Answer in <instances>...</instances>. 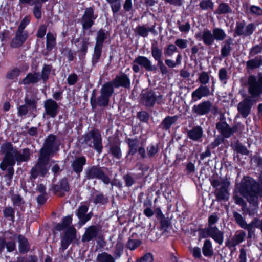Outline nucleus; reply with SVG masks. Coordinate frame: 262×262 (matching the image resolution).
Listing matches in <instances>:
<instances>
[{"instance_id":"nucleus-1","label":"nucleus","mask_w":262,"mask_h":262,"mask_svg":"<svg viewBox=\"0 0 262 262\" xmlns=\"http://www.w3.org/2000/svg\"><path fill=\"white\" fill-rule=\"evenodd\" d=\"M1 151L4 157L0 163V168L3 171H6L5 177L10 183L14 175L13 166L16 162L20 164L29 161L30 159V150L28 148L23 149L22 151L18 150L11 143L7 142L2 145Z\"/></svg>"},{"instance_id":"nucleus-2","label":"nucleus","mask_w":262,"mask_h":262,"mask_svg":"<svg viewBox=\"0 0 262 262\" xmlns=\"http://www.w3.org/2000/svg\"><path fill=\"white\" fill-rule=\"evenodd\" d=\"M248 91L250 96L246 97L237 105V110L241 116L246 118L251 112L255 101L253 98H258L262 94V73L248 77Z\"/></svg>"},{"instance_id":"nucleus-3","label":"nucleus","mask_w":262,"mask_h":262,"mask_svg":"<svg viewBox=\"0 0 262 262\" xmlns=\"http://www.w3.org/2000/svg\"><path fill=\"white\" fill-rule=\"evenodd\" d=\"M236 189L247 201L262 198V174L259 177V183L250 177H244Z\"/></svg>"},{"instance_id":"nucleus-4","label":"nucleus","mask_w":262,"mask_h":262,"mask_svg":"<svg viewBox=\"0 0 262 262\" xmlns=\"http://www.w3.org/2000/svg\"><path fill=\"white\" fill-rule=\"evenodd\" d=\"M219 217L216 213H213L209 216L207 226L204 228L198 229L199 237L200 238H212L217 244L221 245L224 241V233L219 230L215 225L219 221Z\"/></svg>"},{"instance_id":"nucleus-5","label":"nucleus","mask_w":262,"mask_h":262,"mask_svg":"<svg viewBox=\"0 0 262 262\" xmlns=\"http://www.w3.org/2000/svg\"><path fill=\"white\" fill-rule=\"evenodd\" d=\"M114 92V90L110 83H105L102 85L100 90V95L97 98L95 92H93L90 98V103L92 109H96L97 106H107L109 103L110 98Z\"/></svg>"},{"instance_id":"nucleus-6","label":"nucleus","mask_w":262,"mask_h":262,"mask_svg":"<svg viewBox=\"0 0 262 262\" xmlns=\"http://www.w3.org/2000/svg\"><path fill=\"white\" fill-rule=\"evenodd\" d=\"M81 140L82 144H85L90 147L94 148L99 154L102 152V137L98 129L94 128L83 135Z\"/></svg>"},{"instance_id":"nucleus-7","label":"nucleus","mask_w":262,"mask_h":262,"mask_svg":"<svg viewBox=\"0 0 262 262\" xmlns=\"http://www.w3.org/2000/svg\"><path fill=\"white\" fill-rule=\"evenodd\" d=\"M49 161L50 159L39 155L37 161L30 172L31 181H34L38 177H45L48 173Z\"/></svg>"},{"instance_id":"nucleus-8","label":"nucleus","mask_w":262,"mask_h":262,"mask_svg":"<svg viewBox=\"0 0 262 262\" xmlns=\"http://www.w3.org/2000/svg\"><path fill=\"white\" fill-rule=\"evenodd\" d=\"M59 144L57 142L56 136L50 134L46 139L39 155L50 159L51 156L59 150Z\"/></svg>"},{"instance_id":"nucleus-9","label":"nucleus","mask_w":262,"mask_h":262,"mask_svg":"<svg viewBox=\"0 0 262 262\" xmlns=\"http://www.w3.org/2000/svg\"><path fill=\"white\" fill-rule=\"evenodd\" d=\"M106 169V168L99 165L91 166L85 170V177L89 180H100L105 184H108L111 179L105 171Z\"/></svg>"},{"instance_id":"nucleus-10","label":"nucleus","mask_w":262,"mask_h":262,"mask_svg":"<svg viewBox=\"0 0 262 262\" xmlns=\"http://www.w3.org/2000/svg\"><path fill=\"white\" fill-rule=\"evenodd\" d=\"M141 100L145 106L149 108L153 107L156 103H164L163 96L151 90L142 93Z\"/></svg>"},{"instance_id":"nucleus-11","label":"nucleus","mask_w":262,"mask_h":262,"mask_svg":"<svg viewBox=\"0 0 262 262\" xmlns=\"http://www.w3.org/2000/svg\"><path fill=\"white\" fill-rule=\"evenodd\" d=\"M256 29V25L251 23L247 24L244 20L237 21L234 29V36L248 37L251 35Z\"/></svg>"},{"instance_id":"nucleus-12","label":"nucleus","mask_w":262,"mask_h":262,"mask_svg":"<svg viewBox=\"0 0 262 262\" xmlns=\"http://www.w3.org/2000/svg\"><path fill=\"white\" fill-rule=\"evenodd\" d=\"M140 66L144 68L146 71L151 72L156 70V67L152 65L151 61L146 57L138 56L132 63V69L135 73L140 71Z\"/></svg>"},{"instance_id":"nucleus-13","label":"nucleus","mask_w":262,"mask_h":262,"mask_svg":"<svg viewBox=\"0 0 262 262\" xmlns=\"http://www.w3.org/2000/svg\"><path fill=\"white\" fill-rule=\"evenodd\" d=\"M97 17V15L94 14L93 7L86 8L80 20L82 29L83 30L90 29L94 24V20Z\"/></svg>"},{"instance_id":"nucleus-14","label":"nucleus","mask_w":262,"mask_h":262,"mask_svg":"<svg viewBox=\"0 0 262 262\" xmlns=\"http://www.w3.org/2000/svg\"><path fill=\"white\" fill-rule=\"evenodd\" d=\"M77 231L72 226L67 228L61 239V247L63 251L67 249L70 244L76 239Z\"/></svg>"},{"instance_id":"nucleus-15","label":"nucleus","mask_w":262,"mask_h":262,"mask_svg":"<svg viewBox=\"0 0 262 262\" xmlns=\"http://www.w3.org/2000/svg\"><path fill=\"white\" fill-rule=\"evenodd\" d=\"M246 232L242 230H237L231 239H228L225 242V245L231 252L235 250V247L242 243L245 238Z\"/></svg>"},{"instance_id":"nucleus-16","label":"nucleus","mask_w":262,"mask_h":262,"mask_svg":"<svg viewBox=\"0 0 262 262\" xmlns=\"http://www.w3.org/2000/svg\"><path fill=\"white\" fill-rule=\"evenodd\" d=\"M111 84L112 88L122 87L126 89L130 88V80L129 76L125 73L117 75L112 81L107 82Z\"/></svg>"},{"instance_id":"nucleus-17","label":"nucleus","mask_w":262,"mask_h":262,"mask_svg":"<svg viewBox=\"0 0 262 262\" xmlns=\"http://www.w3.org/2000/svg\"><path fill=\"white\" fill-rule=\"evenodd\" d=\"M214 35L212 31L205 28L202 31L195 34V38L199 41H203L206 46H211L214 42Z\"/></svg>"},{"instance_id":"nucleus-18","label":"nucleus","mask_w":262,"mask_h":262,"mask_svg":"<svg viewBox=\"0 0 262 262\" xmlns=\"http://www.w3.org/2000/svg\"><path fill=\"white\" fill-rule=\"evenodd\" d=\"M44 108L45 114L50 118H54L57 115L59 111V105L52 99H47L44 102Z\"/></svg>"},{"instance_id":"nucleus-19","label":"nucleus","mask_w":262,"mask_h":262,"mask_svg":"<svg viewBox=\"0 0 262 262\" xmlns=\"http://www.w3.org/2000/svg\"><path fill=\"white\" fill-rule=\"evenodd\" d=\"M120 146L121 141L118 138H113L112 140L109 141V150L108 152L110 154L113 158L117 160L120 159L122 157V151Z\"/></svg>"},{"instance_id":"nucleus-20","label":"nucleus","mask_w":262,"mask_h":262,"mask_svg":"<svg viewBox=\"0 0 262 262\" xmlns=\"http://www.w3.org/2000/svg\"><path fill=\"white\" fill-rule=\"evenodd\" d=\"M212 106L210 101H203L198 104H195L192 108L193 114L197 116H203L208 114Z\"/></svg>"},{"instance_id":"nucleus-21","label":"nucleus","mask_w":262,"mask_h":262,"mask_svg":"<svg viewBox=\"0 0 262 262\" xmlns=\"http://www.w3.org/2000/svg\"><path fill=\"white\" fill-rule=\"evenodd\" d=\"M52 189L54 194L58 196H64L65 192H68L70 189L67 178L64 177L61 179L58 184H54L52 187Z\"/></svg>"},{"instance_id":"nucleus-22","label":"nucleus","mask_w":262,"mask_h":262,"mask_svg":"<svg viewBox=\"0 0 262 262\" xmlns=\"http://www.w3.org/2000/svg\"><path fill=\"white\" fill-rule=\"evenodd\" d=\"M212 94L208 85H200L191 94V102H195L203 97H207Z\"/></svg>"},{"instance_id":"nucleus-23","label":"nucleus","mask_w":262,"mask_h":262,"mask_svg":"<svg viewBox=\"0 0 262 262\" xmlns=\"http://www.w3.org/2000/svg\"><path fill=\"white\" fill-rule=\"evenodd\" d=\"M101 227L99 225H92L88 227L82 236V242H89L98 236Z\"/></svg>"},{"instance_id":"nucleus-24","label":"nucleus","mask_w":262,"mask_h":262,"mask_svg":"<svg viewBox=\"0 0 262 262\" xmlns=\"http://www.w3.org/2000/svg\"><path fill=\"white\" fill-rule=\"evenodd\" d=\"M89 207V205L88 204L81 205L77 210L76 214L79 219V222L81 225H84L93 216V213L92 212L86 214Z\"/></svg>"},{"instance_id":"nucleus-25","label":"nucleus","mask_w":262,"mask_h":262,"mask_svg":"<svg viewBox=\"0 0 262 262\" xmlns=\"http://www.w3.org/2000/svg\"><path fill=\"white\" fill-rule=\"evenodd\" d=\"M230 185V182L227 180H223L221 181V186L219 189H216L214 193L216 200L217 201L228 200V188Z\"/></svg>"},{"instance_id":"nucleus-26","label":"nucleus","mask_w":262,"mask_h":262,"mask_svg":"<svg viewBox=\"0 0 262 262\" xmlns=\"http://www.w3.org/2000/svg\"><path fill=\"white\" fill-rule=\"evenodd\" d=\"M4 235L6 238L5 246L7 248V251L11 252L16 249L15 239L16 234L11 231H8L4 232Z\"/></svg>"},{"instance_id":"nucleus-27","label":"nucleus","mask_w":262,"mask_h":262,"mask_svg":"<svg viewBox=\"0 0 262 262\" xmlns=\"http://www.w3.org/2000/svg\"><path fill=\"white\" fill-rule=\"evenodd\" d=\"M86 159L84 156L76 158L72 162L71 167L73 171L75 172L78 177L82 171L83 166L86 164Z\"/></svg>"},{"instance_id":"nucleus-28","label":"nucleus","mask_w":262,"mask_h":262,"mask_svg":"<svg viewBox=\"0 0 262 262\" xmlns=\"http://www.w3.org/2000/svg\"><path fill=\"white\" fill-rule=\"evenodd\" d=\"M28 38V32H20L16 31L15 36L12 39L11 46L12 48H18L21 47Z\"/></svg>"},{"instance_id":"nucleus-29","label":"nucleus","mask_w":262,"mask_h":262,"mask_svg":"<svg viewBox=\"0 0 262 262\" xmlns=\"http://www.w3.org/2000/svg\"><path fill=\"white\" fill-rule=\"evenodd\" d=\"M232 45H233V39L230 37H229L222 43L221 49L222 58H226L230 55Z\"/></svg>"},{"instance_id":"nucleus-30","label":"nucleus","mask_w":262,"mask_h":262,"mask_svg":"<svg viewBox=\"0 0 262 262\" xmlns=\"http://www.w3.org/2000/svg\"><path fill=\"white\" fill-rule=\"evenodd\" d=\"M125 142L127 144L128 150L127 155L134 156L137 152L138 148L140 147V141L138 138H131L126 137Z\"/></svg>"},{"instance_id":"nucleus-31","label":"nucleus","mask_w":262,"mask_h":262,"mask_svg":"<svg viewBox=\"0 0 262 262\" xmlns=\"http://www.w3.org/2000/svg\"><path fill=\"white\" fill-rule=\"evenodd\" d=\"M187 137L193 141L199 142L203 135L202 128L200 126H194L192 129L187 132Z\"/></svg>"},{"instance_id":"nucleus-32","label":"nucleus","mask_w":262,"mask_h":262,"mask_svg":"<svg viewBox=\"0 0 262 262\" xmlns=\"http://www.w3.org/2000/svg\"><path fill=\"white\" fill-rule=\"evenodd\" d=\"M156 23L150 27H147L146 25H139L136 29L135 32L140 36L143 37H146L148 35L149 32H151L153 34L156 33L155 30Z\"/></svg>"},{"instance_id":"nucleus-33","label":"nucleus","mask_w":262,"mask_h":262,"mask_svg":"<svg viewBox=\"0 0 262 262\" xmlns=\"http://www.w3.org/2000/svg\"><path fill=\"white\" fill-rule=\"evenodd\" d=\"M109 35L108 31L102 28L100 29L97 33L95 46L103 48L105 40L107 39Z\"/></svg>"},{"instance_id":"nucleus-34","label":"nucleus","mask_w":262,"mask_h":262,"mask_svg":"<svg viewBox=\"0 0 262 262\" xmlns=\"http://www.w3.org/2000/svg\"><path fill=\"white\" fill-rule=\"evenodd\" d=\"M216 128L221 134V136L228 138L230 137V126L225 121H220L216 124Z\"/></svg>"},{"instance_id":"nucleus-35","label":"nucleus","mask_w":262,"mask_h":262,"mask_svg":"<svg viewBox=\"0 0 262 262\" xmlns=\"http://www.w3.org/2000/svg\"><path fill=\"white\" fill-rule=\"evenodd\" d=\"M178 116L174 115L173 116H167L161 122L160 127L165 130H168L178 120Z\"/></svg>"},{"instance_id":"nucleus-36","label":"nucleus","mask_w":262,"mask_h":262,"mask_svg":"<svg viewBox=\"0 0 262 262\" xmlns=\"http://www.w3.org/2000/svg\"><path fill=\"white\" fill-rule=\"evenodd\" d=\"M40 80V77L39 73H29L27 74L26 76L23 79L21 83L24 85H28L31 84L37 83Z\"/></svg>"},{"instance_id":"nucleus-37","label":"nucleus","mask_w":262,"mask_h":262,"mask_svg":"<svg viewBox=\"0 0 262 262\" xmlns=\"http://www.w3.org/2000/svg\"><path fill=\"white\" fill-rule=\"evenodd\" d=\"M18 249L21 254L27 253L30 250V244L28 239L23 235L19 234L18 236Z\"/></svg>"},{"instance_id":"nucleus-38","label":"nucleus","mask_w":262,"mask_h":262,"mask_svg":"<svg viewBox=\"0 0 262 262\" xmlns=\"http://www.w3.org/2000/svg\"><path fill=\"white\" fill-rule=\"evenodd\" d=\"M232 13V10L228 3L222 2L220 3L214 12L217 15H228Z\"/></svg>"},{"instance_id":"nucleus-39","label":"nucleus","mask_w":262,"mask_h":262,"mask_svg":"<svg viewBox=\"0 0 262 262\" xmlns=\"http://www.w3.org/2000/svg\"><path fill=\"white\" fill-rule=\"evenodd\" d=\"M203 255L207 257H211L214 254L212 242L210 239H206L202 247Z\"/></svg>"},{"instance_id":"nucleus-40","label":"nucleus","mask_w":262,"mask_h":262,"mask_svg":"<svg viewBox=\"0 0 262 262\" xmlns=\"http://www.w3.org/2000/svg\"><path fill=\"white\" fill-rule=\"evenodd\" d=\"M262 66V56H258L254 58L250 59L246 62V69L253 70L257 69Z\"/></svg>"},{"instance_id":"nucleus-41","label":"nucleus","mask_w":262,"mask_h":262,"mask_svg":"<svg viewBox=\"0 0 262 262\" xmlns=\"http://www.w3.org/2000/svg\"><path fill=\"white\" fill-rule=\"evenodd\" d=\"M56 45V36L54 34L48 32L46 36V50L51 51Z\"/></svg>"},{"instance_id":"nucleus-42","label":"nucleus","mask_w":262,"mask_h":262,"mask_svg":"<svg viewBox=\"0 0 262 262\" xmlns=\"http://www.w3.org/2000/svg\"><path fill=\"white\" fill-rule=\"evenodd\" d=\"M247 202L249 203L250 207L247 209V213L249 216H253L257 212L259 204L258 199H254L253 201H249Z\"/></svg>"},{"instance_id":"nucleus-43","label":"nucleus","mask_w":262,"mask_h":262,"mask_svg":"<svg viewBox=\"0 0 262 262\" xmlns=\"http://www.w3.org/2000/svg\"><path fill=\"white\" fill-rule=\"evenodd\" d=\"M52 68L53 67L51 64H45L43 65L41 72V75H40V79L42 80L43 83H46L49 79Z\"/></svg>"},{"instance_id":"nucleus-44","label":"nucleus","mask_w":262,"mask_h":262,"mask_svg":"<svg viewBox=\"0 0 262 262\" xmlns=\"http://www.w3.org/2000/svg\"><path fill=\"white\" fill-rule=\"evenodd\" d=\"M151 55L155 60L162 58V50L159 48L157 41L151 44Z\"/></svg>"},{"instance_id":"nucleus-45","label":"nucleus","mask_w":262,"mask_h":262,"mask_svg":"<svg viewBox=\"0 0 262 262\" xmlns=\"http://www.w3.org/2000/svg\"><path fill=\"white\" fill-rule=\"evenodd\" d=\"M96 260L97 262H115L114 256L106 252L98 254Z\"/></svg>"},{"instance_id":"nucleus-46","label":"nucleus","mask_w":262,"mask_h":262,"mask_svg":"<svg viewBox=\"0 0 262 262\" xmlns=\"http://www.w3.org/2000/svg\"><path fill=\"white\" fill-rule=\"evenodd\" d=\"M214 40L217 41H223L227 36L225 31L221 28H214L212 30Z\"/></svg>"},{"instance_id":"nucleus-47","label":"nucleus","mask_w":262,"mask_h":262,"mask_svg":"<svg viewBox=\"0 0 262 262\" xmlns=\"http://www.w3.org/2000/svg\"><path fill=\"white\" fill-rule=\"evenodd\" d=\"M102 47L95 46L92 58V64L93 66H95L100 59L102 53Z\"/></svg>"},{"instance_id":"nucleus-48","label":"nucleus","mask_w":262,"mask_h":262,"mask_svg":"<svg viewBox=\"0 0 262 262\" xmlns=\"http://www.w3.org/2000/svg\"><path fill=\"white\" fill-rule=\"evenodd\" d=\"M25 104L28 107L30 111H34L37 108V99L35 97H25Z\"/></svg>"},{"instance_id":"nucleus-49","label":"nucleus","mask_w":262,"mask_h":262,"mask_svg":"<svg viewBox=\"0 0 262 262\" xmlns=\"http://www.w3.org/2000/svg\"><path fill=\"white\" fill-rule=\"evenodd\" d=\"M123 243L120 241H118L114 247L113 251L114 257L115 259H118L121 257L123 252Z\"/></svg>"},{"instance_id":"nucleus-50","label":"nucleus","mask_w":262,"mask_h":262,"mask_svg":"<svg viewBox=\"0 0 262 262\" xmlns=\"http://www.w3.org/2000/svg\"><path fill=\"white\" fill-rule=\"evenodd\" d=\"M93 202L95 204H105L108 202V198L102 192H98L94 196Z\"/></svg>"},{"instance_id":"nucleus-51","label":"nucleus","mask_w":262,"mask_h":262,"mask_svg":"<svg viewBox=\"0 0 262 262\" xmlns=\"http://www.w3.org/2000/svg\"><path fill=\"white\" fill-rule=\"evenodd\" d=\"M147 155L149 158L155 156L159 151V147L158 144H151L146 148Z\"/></svg>"},{"instance_id":"nucleus-52","label":"nucleus","mask_w":262,"mask_h":262,"mask_svg":"<svg viewBox=\"0 0 262 262\" xmlns=\"http://www.w3.org/2000/svg\"><path fill=\"white\" fill-rule=\"evenodd\" d=\"M210 77L208 72L203 71L198 74V78L197 81L199 82L200 85H207L209 82Z\"/></svg>"},{"instance_id":"nucleus-53","label":"nucleus","mask_w":262,"mask_h":262,"mask_svg":"<svg viewBox=\"0 0 262 262\" xmlns=\"http://www.w3.org/2000/svg\"><path fill=\"white\" fill-rule=\"evenodd\" d=\"M142 244L140 239L129 238L126 244V247L130 250H134L138 248Z\"/></svg>"},{"instance_id":"nucleus-54","label":"nucleus","mask_w":262,"mask_h":262,"mask_svg":"<svg viewBox=\"0 0 262 262\" xmlns=\"http://www.w3.org/2000/svg\"><path fill=\"white\" fill-rule=\"evenodd\" d=\"M3 214L5 218L9 220H12V221H14L15 210L12 207L9 206L5 207L3 210Z\"/></svg>"},{"instance_id":"nucleus-55","label":"nucleus","mask_w":262,"mask_h":262,"mask_svg":"<svg viewBox=\"0 0 262 262\" xmlns=\"http://www.w3.org/2000/svg\"><path fill=\"white\" fill-rule=\"evenodd\" d=\"M11 200L14 206L20 207L25 203L23 198L19 194L13 193L11 196Z\"/></svg>"},{"instance_id":"nucleus-56","label":"nucleus","mask_w":262,"mask_h":262,"mask_svg":"<svg viewBox=\"0 0 262 262\" xmlns=\"http://www.w3.org/2000/svg\"><path fill=\"white\" fill-rule=\"evenodd\" d=\"M218 75L220 81L225 84H226L229 78L227 69L225 68H221L219 71Z\"/></svg>"},{"instance_id":"nucleus-57","label":"nucleus","mask_w":262,"mask_h":262,"mask_svg":"<svg viewBox=\"0 0 262 262\" xmlns=\"http://www.w3.org/2000/svg\"><path fill=\"white\" fill-rule=\"evenodd\" d=\"M199 7L203 10H212L214 3L212 0H202L199 3Z\"/></svg>"},{"instance_id":"nucleus-58","label":"nucleus","mask_w":262,"mask_h":262,"mask_svg":"<svg viewBox=\"0 0 262 262\" xmlns=\"http://www.w3.org/2000/svg\"><path fill=\"white\" fill-rule=\"evenodd\" d=\"M157 216L158 219L160 220L161 227L162 229H167L170 225L169 221L166 218H165L164 215L160 210L157 213Z\"/></svg>"},{"instance_id":"nucleus-59","label":"nucleus","mask_w":262,"mask_h":262,"mask_svg":"<svg viewBox=\"0 0 262 262\" xmlns=\"http://www.w3.org/2000/svg\"><path fill=\"white\" fill-rule=\"evenodd\" d=\"M233 217L236 223L242 228H243L247 226V223L242 215L237 212H234L233 213Z\"/></svg>"},{"instance_id":"nucleus-60","label":"nucleus","mask_w":262,"mask_h":262,"mask_svg":"<svg viewBox=\"0 0 262 262\" xmlns=\"http://www.w3.org/2000/svg\"><path fill=\"white\" fill-rule=\"evenodd\" d=\"M152 203L150 201L148 202H145L144 203V206H146L147 207L144 210L143 213L148 217H150L154 214V212L150 207Z\"/></svg>"},{"instance_id":"nucleus-61","label":"nucleus","mask_w":262,"mask_h":262,"mask_svg":"<svg viewBox=\"0 0 262 262\" xmlns=\"http://www.w3.org/2000/svg\"><path fill=\"white\" fill-rule=\"evenodd\" d=\"M137 117L141 122H147L149 119V114L145 111L137 113Z\"/></svg>"},{"instance_id":"nucleus-62","label":"nucleus","mask_w":262,"mask_h":262,"mask_svg":"<svg viewBox=\"0 0 262 262\" xmlns=\"http://www.w3.org/2000/svg\"><path fill=\"white\" fill-rule=\"evenodd\" d=\"M177 24L181 32L187 33L190 30L191 26L188 21L186 22L184 24H182L180 20H178Z\"/></svg>"},{"instance_id":"nucleus-63","label":"nucleus","mask_w":262,"mask_h":262,"mask_svg":"<svg viewBox=\"0 0 262 262\" xmlns=\"http://www.w3.org/2000/svg\"><path fill=\"white\" fill-rule=\"evenodd\" d=\"M177 50L178 49L175 45L169 44L165 49V55L168 56H171L174 52L177 51Z\"/></svg>"},{"instance_id":"nucleus-64","label":"nucleus","mask_w":262,"mask_h":262,"mask_svg":"<svg viewBox=\"0 0 262 262\" xmlns=\"http://www.w3.org/2000/svg\"><path fill=\"white\" fill-rule=\"evenodd\" d=\"M153 256L150 253H147L142 257L137 259L136 262H152Z\"/></svg>"}]
</instances>
